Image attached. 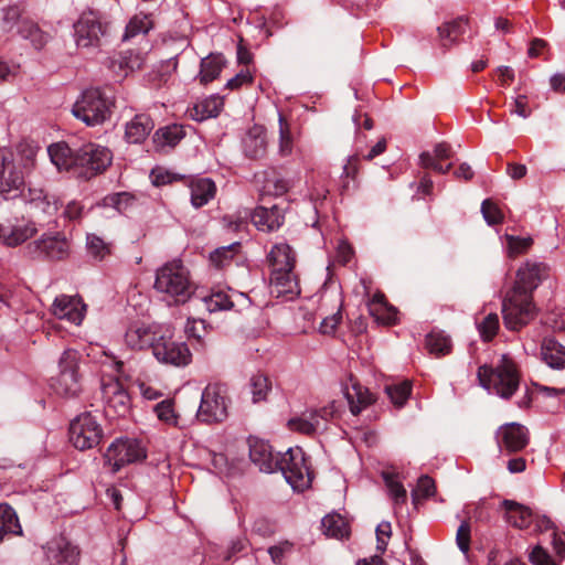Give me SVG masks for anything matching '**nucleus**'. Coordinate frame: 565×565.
Wrapping results in <instances>:
<instances>
[{"label": "nucleus", "mask_w": 565, "mask_h": 565, "mask_svg": "<svg viewBox=\"0 0 565 565\" xmlns=\"http://www.w3.org/2000/svg\"><path fill=\"white\" fill-rule=\"evenodd\" d=\"M38 148L19 143L14 151L0 150V194L4 199L18 198L24 186V178L35 164Z\"/></svg>", "instance_id": "f257e3e1"}, {"label": "nucleus", "mask_w": 565, "mask_h": 565, "mask_svg": "<svg viewBox=\"0 0 565 565\" xmlns=\"http://www.w3.org/2000/svg\"><path fill=\"white\" fill-rule=\"evenodd\" d=\"M154 290L169 305H183L193 295L194 287L188 268L179 259L163 264L156 271Z\"/></svg>", "instance_id": "f03ea898"}, {"label": "nucleus", "mask_w": 565, "mask_h": 565, "mask_svg": "<svg viewBox=\"0 0 565 565\" xmlns=\"http://www.w3.org/2000/svg\"><path fill=\"white\" fill-rule=\"evenodd\" d=\"M477 376L483 388L504 399H509L520 384L516 365L507 354L501 355L494 367L480 366Z\"/></svg>", "instance_id": "7ed1b4c3"}, {"label": "nucleus", "mask_w": 565, "mask_h": 565, "mask_svg": "<svg viewBox=\"0 0 565 565\" xmlns=\"http://www.w3.org/2000/svg\"><path fill=\"white\" fill-rule=\"evenodd\" d=\"M115 107V98L107 89L87 88L72 107V114L87 126H98L108 120Z\"/></svg>", "instance_id": "20e7f679"}, {"label": "nucleus", "mask_w": 565, "mask_h": 565, "mask_svg": "<svg viewBox=\"0 0 565 565\" xmlns=\"http://www.w3.org/2000/svg\"><path fill=\"white\" fill-rule=\"evenodd\" d=\"M504 324L510 330H519L527 324L535 315L532 295L513 287L502 303Z\"/></svg>", "instance_id": "39448f33"}, {"label": "nucleus", "mask_w": 565, "mask_h": 565, "mask_svg": "<svg viewBox=\"0 0 565 565\" xmlns=\"http://www.w3.org/2000/svg\"><path fill=\"white\" fill-rule=\"evenodd\" d=\"M153 358L163 365L186 366L192 361L188 344L175 340L170 329L162 327L151 350Z\"/></svg>", "instance_id": "423d86ee"}, {"label": "nucleus", "mask_w": 565, "mask_h": 565, "mask_svg": "<svg viewBox=\"0 0 565 565\" xmlns=\"http://www.w3.org/2000/svg\"><path fill=\"white\" fill-rule=\"evenodd\" d=\"M81 354L74 349H66L58 360V374L52 379V388L57 395L75 397L82 390L78 365Z\"/></svg>", "instance_id": "0eeeda50"}, {"label": "nucleus", "mask_w": 565, "mask_h": 565, "mask_svg": "<svg viewBox=\"0 0 565 565\" xmlns=\"http://www.w3.org/2000/svg\"><path fill=\"white\" fill-rule=\"evenodd\" d=\"M340 413V406L332 401L320 408L307 409L299 416L288 420V427L292 431L313 436L327 430L328 424Z\"/></svg>", "instance_id": "6e6552de"}, {"label": "nucleus", "mask_w": 565, "mask_h": 565, "mask_svg": "<svg viewBox=\"0 0 565 565\" xmlns=\"http://www.w3.org/2000/svg\"><path fill=\"white\" fill-rule=\"evenodd\" d=\"M227 394L223 384L211 383L202 392L201 403L196 413L198 419L204 423H221L227 417Z\"/></svg>", "instance_id": "1a4fd4ad"}, {"label": "nucleus", "mask_w": 565, "mask_h": 565, "mask_svg": "<svg viewBox=\"0 0 565 565\" xmlns=\"http://www.w3.org/2000/svg\"><path fill=\"white\" fill-rule=\"evenodd\" d=\"M277 470H280L292 489L302 491L308 488L311 479L301 448H289L279 457Z\"/></svg>", "instance_id": "9d476101"}, {"label": "nucleus", "mask_w": 565, "mask_h": 565, "mask_svg": "<svg viewBox=\"0 0 565 565\" xmlns=\"http://www.w3.org/2000/svg\"><path fill=\"white\" fill-rule=\"evenodd\" d=\"M68 435L75 448L86 450L99 445L103 429L92 414L84 413L71 422Z\"/></svg>", "instance_id": "9b49d317"}, {"label": "nucleus", "mask_w": 565, "mask_h": 565, "mask_svg": "<svg viewBox=\"0 0 565 565\" xmlns=\"http://www.w3.org/2000/svg\"><path fill=\"white\" fill-rule=\"evenodd\" d=\"M147 457L146 448L134 438H119L110 444L105 460L117 472L121 467L143 460Z\"/></svg>", "instance_id": "f8f14e48"}, {"label": "nucleus", "mask_w": 565, "mask_h": 565, "mask_svg": "<svg viewBox=\"0 0 565 565\" xmlns=\"http://www.w3.org/2000/svg\"><path fill=\"white\" fill-rule=\"evenodd\" d=\"M105 412L108 416L124 417L130 409V397L118 377L103 376L100 382Z\"/></svg>", "instance_id": "ddd939ff"}, {"label": "nucleus", "mask_w": 565, "mask_h": 565, "mask_svg": "<svg viewBox=\"0 0 565 565\" xmlns=\"http://www.w3.org/2000/svg\"><path fill=\"white\" fill-rule=\"evenodd\" d=\"M109 149L98 145H86L77 151V174L89 179L104 171L111 162Z\"/></svg>", "instance_id": "4468645a"}, {"label": "nucleus", "mask_w": 565, "mask_h": 565, "mask_svg": "<svg viewBox=\"0 0 565 565\" xmlns=\"http://www.w3.org/2000/svg\"><path fill=\"white\" fill-rule=\"evenodd\" d=\"M161 329L156 323L132 322L126 329L124 343L131 351L152 350Z\"/></svg>", "instance_id": "2eb2a0df"}, {"label": "nucleus", "mask_w": 565, "mask_h": 565, "mask_svg": "<svg viewBox=\"0 0 565 565\" xmlns=\"http://www.w3.org/2000/svg\"><path fill=\"white\" fill-rule=\"evenodd\" d=\"M35 224L24 217H10L0 222V241L15 247L36 234Z\"/></svg>", "instance_id": "dca6fc26"}, {"label": "nucleus", "mask_w": 565, "mask_h": 565, "mask_svg": "<svg viewBox=\"0 0 565 565\" xmlns=\"http://www.w3.org/2000/svg\"><path fill=\"white\" fill-rule=\"evenodd\" d=\"M68 247V243L63 236L43 235L30 243L26 246V252L33 258L60 260L67 256Z\"/></svg>", "instance_id": "f3484780"}, {"label": "nucleus", "mask_w": 565, "mask_h": 565, "mask_svg": "<svg viewBox=\"0 0 565 565\" xmlns=\"http://www.w3.org/2000/svg\"><path fill=\"white\" fill-rule=\"evenodd\" d=\"M104 28L96 13L84 12L74 23V38L79 47H90L99 44Z\"/></svg>", "instance_id": "a211bd4d"}, {"label": "nucleus", "mask_w": 565, "mask_h": 565, "mask_svg": "<svg viewBox=\"0 0 565 565\" xmlns=\"http://www.w3.org/2000/svg\"><path fill=\"white\" fill-rule=\"evenodd\" d=\"M51 313L60 320H66L70 323L79 326L86 315V305L77 295L70 296L63 294L54 299L51 306Z\"/></svg>", "instance_id": "6ab92c4d"}, {"label": "nucleus", "mask_w": 565, "mask_h": 565, "mask_svg": "<svg viewBox=\"0 0 565 565\" xmlns=\"http://www.w3.org/2000/svg\"><path fill=\"white\" fill-rule=\"evenodd\" d=\"M495 439L501 451L512 454L524 449L530 437L525 426L519 423H507L498 428Z\"/></svg>", "instance_id": "aec40b11"}, {"label": "nucleus", "mask_w": 565, "mask_h": 565, "mask_svg": "<svg viewBox=\"0 0 565 565\" xmlns=\"http://www.w3.org/2000/svg\"><path fill=\"white\" fill-rule=\"evenodd\" d=\"M202 300L209 312H217L230 309L242 310L248 308L250 305V300L247 295L232 289H230V291H212Z\"/></svg>", "instance_id": "412c9836"}, {"label": "nucleus", "mask_w": 565, "mask_h": 565, "mask_svg": "<svg viewBox=\"0 0 565 565\" xmlns=\"http://www.w3.org/2000/svg\"><path fill=\"white\" fill-rule=\"evenodd\" d=\"M49 565H77L78 551L66 537L56 536L43 547Z\"/></svg>", "instance_id": "4be33fe9"}, {"label": "nucleus", "mask_w": 565, "mask_h": 565, "mask_svg": "<svg viewBox=\"0 0 565 565\" xmlns=\"http://www.w3.org/2000/svg\"><path fill=\"white\" fill-rule=\"evenodd\" d=\"M280 452L274 454L271 446L260 439L249 440V458L264 472H274L279 465Z\"/></svg>", "instance_id": "5701e85b"}, {"label": "nucleus", "mask_w": 565, "mask_h": 565, "mask_svg": "<svg viewBox=\"0 0 565 565\" xmlns=\"http://www.w3.org/2000/svg\"><path fill=\"white\" fill-rule=\"evenodd\" d=\"M250 218L258 231L270 233L282 226L285 212L284 209L277 204L270 207L257 206L250 214Z\"/></svg>", "instance_id": "b1692460"}, {"label": "nucleus", "mask_w": 565, "mask_h": 565, "mask_svg": "<svg viewBox=\"0 0 565 565\" xmlns=\"http://www.w3.org/2000/svg\"><path fill=\"white\" fill-rule=\"evenodd\" d=\"M548 267L544 263L526 262L519 268L513 287L532 295L541 280L547 275Z\"/></svg>", "instance_id": "393cba45"}, {"label": "nucleus", "mask_w": 565, "mask_h": 565, "mask_svg": "<svg viewBox=\"0 0 565 565\" xmlns=\"http://www.w3.org/2000/svg\"><path fill=\"white\" fill-rule=\"evenodd\" d=\"M270 291L277 297L288 296L292 298L299 295L300 289L295 271L288 269L270 271Z\"/></svg>", "instance_id": "a878e982"}, {"label": "nucleus", "mask_w": 565, "mask_h": 565, "mask_svg": "<svg viewBox=\"0 0 565 565\" xmlns=\"http://www.w3.org/2000/svg\"><path fill=\"white\" fill-rule=\"evenodd\" d=\"M501 507L504 510V519L511 526L526 529L532 524L533 512L529 507L513 500H503Z\"/></svg>", "instance_id": "bb28decb"}, {"label": "nucleus", "mask_w": 565, "mask_h": 565, "mask_svg": "<svg viewBox=\"0 0 565 565\" xmlns=\"http://www.w3.org/2000/svg\"><path fill=\"white\" fill-rule=\"evenodd\" d=\"M154 127L153 120L147 114H138L125 125V139L129 143L143 142Z\"/></svg>", "instance_id": "cd10ccee"}, {"label": "nucleus", "mask_w": 565, "mask_h": 565, "mask_svg": "<svg viewBox=\"0 0 565 565\" xmlns=\"http://www.w3.org/2000/svg\"><path fill=\"white\" fill-rule=\"evenodd\" d=\"M49 157L52 163L60 171H71L74 170L77 172V152H74L67 143L65 142H56L51 145L47 148Z\"/></svg>", "instance_id": "c85d7f7f"}, {"label": "nucleus", "mask_w": 565, "mask_h": 565, "mask_svg": "<svg viewBox=\"0 0 565 565\" xmlns=\"http://www.w3.org/2000/svg\"><path fill=\"white\" fill-rule=\"evenodd\" d=\"M369 312L377 323L394 324L397 321V309L391 306L382 292H376L367 303Z\"/></svg>", "instance_id": "c756f323"}, {"label": "nucleus", "mask_w": 565, "mask_h": 565, "mask_svg": "<svg viewBox=\"0 0 565 565\" xmlns=\"http://www.w3.org/2000/svg\"><path fill=\"white\" fill-rule=\"evenodd\" d=\"M451 157V148L449 145L441 142L435 146L434 150L424 151L419 156L420 166L425 169H433L439 173H447L452 164L448 163L445 167L440 163L441 160L449 159Z\"/></svg>", "instance_id": "7c9ffc66"}, {"label": "nucleus", "mask_w": 565, "mask_h": 565, "mask_svg": "<svg viewBox=\"0 0 565 565\" xmlns=\"http://www.w3.org/2000/svg\"><path fill=\"white\" fill-rule=\"evenodd\" d=\"M191 204L195 207H202L206 205L216 193V185L210 178H196L191 180Z\"/></svg>", "instance_id": "2f4dec72"}, {"label": "nucleus", "mask_w": 565, "mask_h": 565, "mask_svg": "<svg viewBox=\"0 0 565 565\" xmlns=\"http://www.w3.org/2000/svg\"><path fill=\"white\" fill-rule=\"evenodd\" d=\"M267 260L271 271L276 269L294 270L296 263L295 254L291 247L286 243L275 244L267 255Z\"/></svg>", "instance_id": "473e14b6"}, {"label": "nucleus", "mask_w": 565, "mask_h": 565, "mask_svg": "<svg viewBox=\"0 0 565 565\" xmlns=\"http://www.w3.org/2000/svg\"><path fill=\"white\" fill-rule=\"evenodd\" d=\"M344 395L353 415L360 414L362 409L374 402L370 391L353 380H351V386L345 388Z\"/></svg>", "instance_id": "72a5a7b5"}, {"label": "nucleus", "mask_w": 565, "mask_h": 565, "mask_svg": "<svg viewBox=\"0 0 565 565\" xmlns=\"http://www.w3.org/2000/svg\"><path fill=\"white\" fill-rule=\"evenodd\" d=\"M224 106L223 97L212 95L202 102L195 104L189 110L190 117L196 121H202L207 118L216 117Z\"/></svg>", "instance_id": "f704fd0d"}, {"label": "nucleus", "mask_w": 565, "mask_h": 565, "mask_svg": "<svg viewBox=\"0 0 565 565\" xmlns=\"http://www.w3.org/2000/svg\"><path fill=\"white\" fill-rule=\"evenodd\" d=\"M185 136V131L180 125H170L158 129L152 141L157 150H164V148H173Z\"/></svg>", "instance_id": "c9c22d12"}, {"label": "nucleus", "mask_w": 565, "mask_h": 565, "mask_svg": "<svg viewBox=\"0 0 565 565\" xmlns=\"http://www.w3.org/2000/svg\"><path fill=\"white\" fill-rule=\"evenodd\" d=\"M26 202L30 209L38 214L53 215L57 212V201H51L42 189H29Z\"/></svg>", "instance_id": "e433bc0d"}, {"label": "nucleus", "mask_w": 565, "mask_h": 565, "mask_svg": "<svg viewBox=\"0 0 565 565\" xmlns=\"http://www.w3.org/2000/svg\"><path fill=\"white\" fill-rule=\"evenodd\" d=\"M541 354L547 365L554 369L565 367V347L552 338H545Z\"/></svg>", "instance_id": "4c0bfd02"}, {"label": "nucleus", "mask_w": 565, "mask_h": 565, "mask_svg": "<svg viewBox=\"0 0 565 565\" xmlns=\"http://www.w3.org/2000/svg\"><path fill=\"white\" fill-rule=\"evenodd\" d=\"M225 66V58L222 54H210L202 58L199 78L202 84H207L221 74Z\"/></svg>", "instance_id": "58836bf2"}, {"label": "nucleus", "mask_w": 565, "mask_h": 565, "mask_svg": "<svg viewBox=\"0 0 565 565\" xmlns=\"http://www.w3.org/2000/svg\"><path fill=\"white\" fill-rule=\"evenodd\" d=\"M244 152L247 157L257 159L264 156L267 147L265 134L255 128L250 130L243 140Z\"/></svg>", "instance_id": "ea45409f"}, {"label": "nucleus", "mask_w": 565, "mask_h": 565, "mask_svg": "<svg viewBox=\"0 0 565 565\" xmlns=\"http://www.w3.org/2000/svg\"><path fill=\"white\" fill-rule=\"evenodd\" d=\"M8 534L21 535L22 527L15 511L9 504H0V541Z\"/></svg>", "instance_id": "a19ab883"}, {"label": "nucleus", "mask_w": 565, "mask_h": 565, "mask_svg": "<svg viewBox=\"0 0 565 565\" xmlns=\"http://www.w3.org/2000/svg\"><path fill=\"white\" fill-rule=\"evenodd\" d=\"M383 479L387 488L388 497L393 501L395 513H398L402 505L407 501V492L401 481L388 472L383 473Z\"/></svg>", "instance_id": "79ce46f5"}, {"label": "nucleus", "mask_w": 565, "mask_h": 565, "mask_svg": "<svg viewBox=\"0 0 565 565\" xmlns=\"http://www.w3.org/2000/svg\"><path fill=\"white\" fill-rule=\"evenodd\" d=\"M466 21L460 18L452 21H448L438 26V35L444 47H447L462 35L465 32Z\"/></svg>", "instance_id": "37998d69"}, {"label": "nucleus", "mask_w": 565, "mask_h": 565, "mask_svg": "<svg viewBox=\"0 0 565 565\" xmlns=\"http://www.w3.org/2000/svg\"><path fill=\"white\" fill-rule=\"evenodd\" d=\"M17 33L23 39L30 40L35 49H42L49 40V35L43 32L36 23L29 19L21 21Z\"/></svg>", "instance_id": "c03bdc74"}, {"label": "nucleus", "mask_w": 565, "mask_h": 565, "mask_svg": "<svg viewBox=\"0 0 565 565\" xmlns=\"http://www.w3.org/2000/svg\"><path fill=\"white\" fill-rule=\"evenodd\" d=\"M321 525L327 536L343 539L349 535V525L344 518L338 513L326 515L321 521Z\"/></svg>", "instance_id": "a18cd8bd"}, {"label": "nucleus", "mask_w": 565, "mask_h": 565, "mask_svg": "<svg viewBox=\"0 0 565 565\" xmlns=\"http://www.w3.org/2000/svg\"><path fill=\"white\" fill-rule=\"evenodd\" d=\"M426 348L436 356L446 355L451 351V340L443 331H431L426 337Z\"/></svg>", "instance_id": "49530a36"}, {"label": "nucleus", "mask_w": 565, "mask_h": 565, "mask_svg": "<svg viewBox=\"0 0 565 565\" xmlns=\"http://www.w3.org/2000/svg\"><path fill=\"white\" fill-rule=\"evenodd\" d=\"M151 28L152 20L150 15L143 13L136 14L126 25L124 40H129L139 34H147Z\"/></svg>", "instance_id": "de8ad7c7"}, {"label": "nucleus", "mask_w": 565, "mask_h": 565, "mask_svg": "<svg viewBox=\"0 0 565 565\" xmlns=\"http://www.w3.org/2000/svg\"><path fill=\"white\" fill-rule=\"evenodd\" d=\"M330 298H334L337 300V309L338 310L335 313L324 317L322 319L319 330L323 334H332L335 331L338 324L341 322V319H342V316L340 312V308H341L340 294L333 292V291H331V292L326 291L322 295L323 300H329Z\"/></svg>", "instance_id": "09e8293b"}, {"label": "nucleus", "mask_w": 565, "mask_h": 565, "mask_svg": "<svg viewBox=\"0 0 565 565\" xmlns=\"http://www.w3.org/2000/svg\"><path fill=\"white\" fill-rule=\"evenodd\" d=\"M290 188L291 183L289 180L273 172L271 174H268L264 180L263 193L274 196H281L286 194Z\"/></svg>", "instance_id": "8fccbe9b"}, {"label": "nucleus", "mask_w": 565, "mask_h": 565, "mask_svg": "<svg viewBox=\"0 0 565 565\" xmlns=\"http://www.w3.org/2000/svg\"><path fill=\"white\" fill-rule=\"evenodd\" d=\"M238 248V243H232L227 246L218 247L211 253L210 260L216 268H224L233 260Z\"/></svg>", "instance_id": "3c124183"}, {"label": "nucleus", "mask_w": 565, "mask_h": 565, "mask_svg": "<svg viewBox=\"0 0 565 565\" xmlns=\"http://www.w3.org/2000/svg\"><path fill=\"white\" fill-rule=\"evenodd\" d=\"M131 196L126 192L113 193L106 195L98 206L111 209L114 213L124 212L130 204Z\"/></svg>", "instance_id": "603ef678"}, {"label": "nucleus", "mask_w": 565, "mask_h": 565, "mask_svg": "<svg viewBox=\"0 0 565 565\" xmlns=\"http://www.w3.org/2000/svg\"><path fill=\"white\" fill-rule=\"evenodd\" d=\"M22 20L21 9L18 6H11L3 10L1 29L7 33L17 32Z\"/></svg>", "instance_id": "864d4df0"}, {"label": "nucleus", "mask_w": 565, "mask_h": 565, "mask_svg": "<svg viewBox=\"0 0 565 565\" xmlns=\"http://www.w3.org/2000/svg\"><path fill=\"white\" fill-rule=\"evenodd\" d=\"M88 253L96 259H103L110 254V244L95 234H88L86 238Z\"/></svg>", "instance_id": "5fc2aeb1"}, {"label": "nucleus", "mask_w": 565, "mask_h": 565, "mask_svg": "<svg viewBox=\"0 0 565 565\" xmlns=\"http://www.w3.org/2000/svg\"><path fill=\"white\" fill-rule=\"evenodd\" d=\"M270 390L269 380L263 374H256L250 379V393L254 403L264 401Z\"/></svg>", "instance_id": "6e6d98bb"}, {"label": "nucleus", "mask_w": 565, "mask_h": 565, "mask_svg": "<svg viewBox=\"0 0 565 565\" xmlns=\"http://www.w3.org/2000/svg\"><path fill=\"white\" fill-rule=\"evenodd\" d=\"M478 331L484 341H490L499 330V317L497 313H489L477 323Z\"/></svg>", "instance_id": "4d7b16f0"}, {"label": "nucleus", "mask_w": 565, "mask_h": 565, "mask_svg": "<svg viewBox=\"0 0 565 565\" xmlns=\"http://www.w3.org/2000/svg\"><path fill=\"white\" fill-rule=\"evenodd\" d=\"M279 153L282 157L292 152V137L289 126L282 115H279Z\"/></svg>", "instance_id": "13d9d810"}, {"label": "nucleus", "mask_w": 565, "mask_h": 565, "mask_svg": "<svg viewBox=\"0 0 565 565\" xmlns=\"http://www.w3.org/2000/svg\"><path fill=\"white\" fill-rule=\"evenodd\" d=\"M435 493V482L428 476L418 479L416 488L412 492L413 502L416 504L420 499L429 498Z\"/></svg>", "instance_id": "bf43d9fd"}, {"label": "nucleus", "mask_w": 565, "mask_h": 565, "mask_svg": "<svg viewBox=\"0 0 565 565\" xmlns=\"http://www.w3.org/2000/svg\"><path fill=\"white\" fill-rule=\"evenodd\" d=\"M385 391L395 405L402 406L411 394V384L403 382L396 385H388Z\"/></svg>", "instance_id": "052dcab7"}, {"label": "nucleus", "mask_w": 565, "mask_h": 565, "mask_svg": "<svg viewBox=\"0 0 565 565\" xmlns=\"http://www.w3.org/2000/svg\"><path fill=\"white\" fill-rule=\"evenodd\" d=\"M481 212L489 225H495L503 222V213L498 205L490 199H486L481 204Z\"/></svg>", "instance_id": "680f3d73"}, {"label": "nucleus", "mask_w": 565, "mask_h": 565, "mask_svg": "<svg viewBox=\"0 0 565 565\" xmlns=\"http://www.w3.org/2000/svg\"><path fill=\"white\" fill-rule=\"evenodd\" d=\"M153 411L160 420L170 425L177 424V415L174 413L173 402L171 399H164L158 403Z\"/></svg>", "instance_id": "e2e57ef3"}, {"label": "nucleus", "mask_w": 565, "mask_h": 565, "mask_svg": "<svg viewBox=\"0 0 565 565\" xmlns=\"http://www.w3.org/2000/svg\"><path fill=\"white\" fill-rule=\"evenodd\" d=\"M294 551V543L289 541L279 542L268 548V554L275 564H281L284 558Z\"/></svg>", "instance_id": "0e129e2a"}, {"label": "nucleus", "mask_w": 565, "mask_h": 565, "mask_svg": "<svg viewBox=\"0 0 565 565\" xmlns=\"http://www.w3.org/2000/svg\"><path fill=\"white\" fill-rule=\"evenodd\" d=\"M508 241V248L510 256H515L524 253L531 245V237H518L513 235H505Z\"/></svg>", "instance_id": "69168bd1"}, {"label": "nucleus", "mask_w": 565, "mask_h": 565, "mask_svg": "<svg viewBox=\"0 0 565 565\" xmlns=\"http://www.w3.org/2000/svg\"><path fill=\"white\" fill-rule=\"evenodd\" d=\"M185 332L189 337L196 339L199 342L202 341L206 334V324L202 319H188L185 324Z\"/></svg>", "instance_id": "338daca9"}, {"label": "nucleus", "mask_w": 565, "mask_h": 565, "mask_svg": "<svg viewBox=\"0 0 565 565\" xmlns=\"http://www.w3.org/2000/svg\"><path fill=\"white\" fill-rule=\"evenodd\" d=\"M470 533L471 529L469 522L462 521L457 530L456 542L459 550L465 554L468 553L470 547Z\"/></svg>", "instance_id": "774afa93"}]
</instances>
